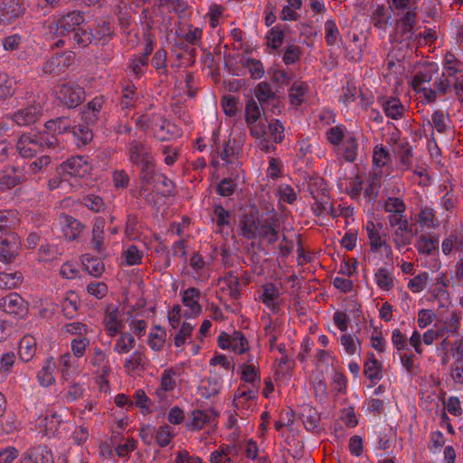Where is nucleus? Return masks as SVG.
Returning a JSON list of instances; mask_svg holds the SVG:
<instances>
[{
  "label": "nucleus",
  "mask_w": 463,
  "mask_h": 463,
  "mask_svg": "<svg viewBox=\"0 0 463 463\" xmlns=\"http://www.w3.org/2000/svg\"><path fill=\"white\" fill-rule=\"evenodd\" d=\"M258 393L259 391L256 388H246V385L241 384L234 393L235 408L243 416L249 415L257 406Z\"/></svg>",
  "instance_id": "nucleus-8"
},
{
  "label": "nucleus",
  "mask_w": 463,
  "mask_h": 463,
  "mask_svg": "<svg viewBox=\"0 0 463 463\" xmlns=\"http://www.w3.org/2000/svg\"><path fill=\"white\" fill-rule=\"evenodd\" d=\"M103 324L109 336H115L124 329L119 311L114 306H109L105 311Z\"/></svg>",
  "instance_id": "nucleus-15"
},
{
  "label": "nucleus",
  "mask_w": 463,
  "mask_h": 463,
  "mask_svg": "<svg viewBox=\"0 0 463 463\" xmlns=\"http://www.w3.org/2000/svg\"><path fill=\"white\" fill-rule=\"evenodd\" d=\"M88 363L91 366L92 373L98 377L99 383L108 384V378L111 373L108 354L99 347H94L88 358Z\"/></svg>",
  "instance_id": "nucleus-7"
},
{
  "label": "nucleus",
  "mask_w": 463,
  "mask_h": 463,
  "mask_svg": "<svg viewBox=\"0 0 463 463\" xmlns=\"http://www.w3.org/2000/svg\"><path fill=\"white\" fill-rule=\"evenodd\" d=\"M36 353V339L33 335H24L19 343V355L24 361H30Z\"/></svg>",
  "instance_id": "nucleus-39"
},
{
  "label": "nucleus",
  "mask_w": 463,
  "mask_h": 463,
  "mask_svg": "<svg viewBox=\"0 0 463 463\" xmlns=\"http://www.w3.org/2000/svg\"><path fill=\"white\" fill-rule=\"evenodd\" d=\"M128 68L131 73L137 78H140L145 74L148 68V61L140 56H133L128 60Z\"/></svg>",
  "instance_id": "nucleus-53"
},
{
  "label": "nucleus",
  "mask_w": 463,
  "mask_h": 463,
  "mask_svg": "<svg viewBox=\"0 0 463 463\" xmlns=\"http://www.w3.org/2000/svg\"><path fill=\"white\" fill-rule=\"evenodd\" d=\"M417 222L423 229H434L439 226L435 211L431 207L428 206L420 208L417 215Z\"/></svg>",
  "instance_id": "nucleus-40"
},
{
  "label": "nucleus",
  "mask_w": 463,
  "mask_h": 463,
  "mask_svg": "<svg viewBox=\"0 0 463 463\" xmlns=\"http://www.w3.org/2000/svg\"><path fill=\"white\" fill-rule=\"evenodd\" d=\"M20 219L16 210L2 211V262L10 263L19 254L21 241L11 231L19 224Z\"/></svg>",
  "instance_id": "nucleus-3"
},
{
  "label": "nucleus",
  "mask_w": 463,
  "mask_h": 463,
  "mask_svg": "<svg viewBox=\"0 0 463 463\" xmlns=\"http://www.w3.org/2000/svg\"><path fill=\"white\" fill-rule=\"evenodd\" d=\"M85 269L93 277H99L105 270L104 263L92 257L85 256L82 260Z\"/></svg>",
  "instance_id": "nucleus-56"
},
{
  "label": "nucleus",
  "mask_w": 463,
  "mask_h": 463,
  "mask_svg": "<svg viewBox=\"0 0 463 463\" xmlns=\"http://www.w3.org/2000/svg\"><path fill=\"white\" fill-rule=\"evenodd\" d=\"M41 107L32 105L19 109L14 114H6L5 118L12 119L17 126L25 127L35 123L41 117Z\"/></svg>",
  "instance_id": "nucleus-13"
},
{
  "label": "nucleus",
  "mask_w": 463,
  "mask_h": 463,
  "mask_svg": "<svg viewBox=\"0 0 463 463\" xmlns=\"http://www.w3.org/2000/svg\"><path fill=\"white\" fill-rule=\"evenodd\" d=\"M222 388V381L219 377H209L203 386L202 394L205 398H212L218 395Z\"/></svg>",
  "instance_id": "nucleus-57"
},
{
  "label": "nucleus",
  "mask_w": 463,
  "mask_h": 463,
  "mask_svg": "<svg viewBox=\"0 0 463 463\" xmlns=\"http://www.w3.org/2000/svg\"><path fill=\"white\" fill-rule=\"evenodd\" d=\"M394 152L399 158L401 168L402 170H409L412 165V151L409 143L401 141L398 144V147L394 148Z\"/></svg>",
  "instance_id": "nucleus-38"
},
{
  "label": "nucleus",
  "mask_w": 463,
  "mask_h": 463,
  "mask_svg": "<svg viewBox=\"0 0 463 463\" xmlns=\"http://www.w3.org/2000/svg\"><path fill=\"white\" fill-rule=\"evenodd\" d=\"M147 363L148 360L145 353L142 350L137 349L126 357L123 363V368L128 375H133L145 371Z\"/></svg>",
  "instance_id": "nucleus-17"
},
{
  "label": "nucleus",
  "mask_w": 463,
  "mask_h": 463,
  "mask_svg": "<svg viewBox=\"0 0 463 463\" xmlns=\"http://www.w3.org/2000/svg\"><path fill=\"white\" fill-rule=\"evenodd\" d=\"M16 150L23 157L34 156L41 151L37 136H32L31 134L22 135L17 141Z\"/></svg>",
  "instance_id": "nucleus-19"
},
{
  "label": "nucleus",
  "mask_w": 463,
  "mask_h": 463,
  "mask_svg": "<svg viewBox=\"0 0 463 463\" xmlns=\"http://www.w3.org/2000/svg\"><path fill=\"white\" fill-rule=\"evenodd\" d=\"M383 210L390 214H402L405 213L406 205L398 197H388L383 203Z\"/></svg>",
  "instance_id": "nucleus-61"
},
{
  "label": "nucleus",
  "mask_w": 463,
  "mask_h": 463,
  "mask_svg": "<svg viewBox=\"0 0 463 463\" xmlns=\"http://www.w3.org/2000/svg\"><path fill=\"white\" fill-rule=\"evenodd\" d=\"M364 373L372 383L381 378L380 364L373 354L364 363Z\"/></svg>",
  "instance_id": "nucleus-60"
},
{
  "label": "nucleus",
  "mask_w": 463,
  "mask_h": 463,
  "mask_svg": "<svg viewBox=\"0 0 463 463\" xmlns=\"http://www.w3.org/2000/svg\"><path fill=\"white\" fill-rule=\"evenodd\" d=\"M22 178V173L17 168L13 167L10 172L5 171L2 175V194L4 189H11L20 184Z\"/></svg>",
  "instance_id": "nucleus-55"
},
{
  "label": "nucleus",
  "mask_w": 463,
  "mask_h": 463,
  "mask_svg": "<svg viewBox=\"0 0 463 463\" xmlns=\"http://www.w3.org/2000/svg\"><path fill=\"white\" fill-rule=\"evenodd\" d=\"M240 148L237 145V141L233 138H229L224 141L223 144L217 148L219 157L226 164H231L236 158L239 154Z\"/></svg>",
  "instance_id": "nucleus-34"
},
{
  "label": "nucleus",
  "mask_w": 463,
  "mask_h": 463,
  "mask_svg": "<svg viewBox=\"0 0 463 463\" xmlns=\"http://www.w3.org/2000/svg\"><path fill=\"white\" fill-rule=\"evenodd\" d=\"M238 455V449L234 444H222L213 450L209 457L211 463H233L232 457Z\"/></svg>",
  "instance_id": "nucleus-24"
},
{
  "label": "nucleus",
  "mask_w": 463,
  "mask_h": 463,
  "mask_svg": "<svg viewBox=\"0 0 463 463\" xmlns=\"http://www.w3.org/2000/svg\"><path fill=\"white\" fill-rule=\"evenodd\" d=\"M165 337L166 333L162 327L158 326H154L149 333L147 345L156 352L161 351L164 347Z\"/></svg>",
  "instance_id": "nucleus-44"
},
{
  "label": "nucleus",
  "mask_w": 463,
  "mask_h": 463,
  "mask_svg": "<svg viewBox=\"0 0 463 463\" xmlns=\"http://www.w3.org/2000/svg\"><path fill=\"white\" fill-rule=\"evenodd\" d=\"M265 128L266 134L275 144H279L283 141L285 128L279 119L266 120Z\"/></svg>",
  "instance_id": "nucleus-42"
},
{
  "label": "nucleus",
  "mask_w": 463,
  "mask_h": 463,
  "mask_svg": "<svg viewBox=\"0 0 463 463\" xmlns=\"http://www.w3.org/2000/svg\"><path fill=\"white\" fill-rule=\"evenodd\" d=\"M285 33L280 25L273 27L267 34L268 45L278 50L283 43Z\"/></svg>",
  "instance_id": "nucleus-62"
},
{
  "label": "nucleus",
  "mask_w": 463,
  "mask_h": 463,
  "mask_svg": "<svg viewBox=\"0 0 463 463\" xmlns=\"http://www.w3.org/2000/svg\"><path fill=\"white\" fill-rule=\"evenodd\" d=\"M341 39V34L334 19L325 23V40L327 45L333 46Z\"/></svg>",
  "instance_id": "nucleus-51"
},
{
  "label": "nucleus",
  "mask_w": 463,
  "mask_h": 463,
  "mask_svg": "<svg viewBox=\"0 0 463 463\" xmlns=\"http://www.w3.org/2000/svg\"><path fill=\"white\" fill-rule=\"evenodd\" d=\"M374 281L381 289L389 291L394 287L393 273L386 267L379 268L374 273Z\"/></svg>",
  "instance_id": "nucleus-36"
},
{
  "label": "nucleus",
  "mask_w": 463,
  "mask_h": 463,
  "mask_svg": "<svg viewBox=\"0 0 463 463\" xmlns=\"http://www.w3.org/2000/svg\"><path fill=\"white\" fill-rule=\"evenodd\" d=\"M260 218L253 213L244 214L239 223L241 235L247 240L256 239Z\"/></svg>",
  "instance_id": "nucleus-21"
},
{
  "label": "nucleus",
  "mask_w": 463,
  "mask_h": 463,
  "mask_svg": "<svg viewBox=\"0 0 463 463\" xmlns=\"http://www.w3.org/2000/svg\"><path fill=\"white\" fill-rule=\"evenodd\" d=\"M56 99L69 109L76 108L85 99L83 88L72 83H61L56 87Z\"/></svg>",
  "instance_id": "nucleus-5"
},
{
  "label": "nucleus",
  "mask_w": 463,
  "mask_h": 463,
  "mask_svg": "<svg viewBox=\"0 0 463 463\" xmlns=\"http://www.w3.org/2000/svg\"><path fill=\"white\" fill-rule=\"evenodd\" d=\"M279 296L278 287L274 283L269 282L261 286L259 299L273 313H278L279 311Z\"/></svg>",
  "instance_id": "nucleus-16"
},
{
  "label": "nucleus",
  "mask_w": 463,
  "mask_h": 463,
  "mask_svg": "<svg viewBox=\"0 0 463 463\" xmlns=\"http://www.w3.org/2000/svg\"><path fill=\"white\" fill-rule=\"evenodd\" d=\"M57 172L61 177L84 178L90 174L91 165L82 156H71L60 165Z\"/></svg>",
  "instance_id": "nucleus-6"
},
{
  "label": "nucleus",
  "mask_w": 463,
  "mask_h": 463,
  "mask_svg": "<svg viewBox=\"0 0 463 463\" xmlns=\"http://www.w3.org/2000/svg\"><path fill=\"white\" fill-rule=\"evenodd\" d=\"M136 345L134 335L129 332H120L118 337L115 340L113 351L118 354L129 353Z\"/></svg>",
  "instance_id": "nucleus-35"
},
{
  "label": "nucleus",
  "mask_w": 463,
  "mask_h": 463,
  "mask_svg": "<svg viewBox=\"0 0 463 463\" xmlns=\"http://www.w3.org/2000/svg\"><path fill=\"white\" fill-rule=\"evenodd\" d=\"M244 118L249 131L265 127V121L267 120L261 104L260 105L252 98L249 99L245 104Z\"/></svg>",
  "instance_id": "nucleus-11"
},
{
  "label": "nucleus",
  "mask_w": 463,
  "mask_h": 463,
  "mask_svg": "<svg viewBox=\"0 0 463 463\" xmlns=\"http://www.w3.org/2000/svg\"><path fill=\"white\" fill-rule=\"evenodd\" d=\"M417 8L407 11L396 22V36L401 43H405L407 46L412 47L419 35L416 33L415 26L417 24Z\"/></svg>",
  "instance_id": "nucleus-4"
},
{
  "label": "nucleus",
  "mask_w": 463,
  "mask_h": 463,
  "mask_svg": "<svg viewBox=\"0 0 463 463\" xmlns=\"http://www.w3.org/2000/svg\"><path fill=\"white\" fill-rule=\"evenodd\" d=\"M222 284L227 288L229 296L233 299L241 297V280L233 272H230L222 279Z\"/></svg>",
  "instance_id": "nucleus-47"
},
{
  "label": "nucleus",
  "mask_w": 463,
  "mask_h": 463,
  "mask_svg": "<svg viewBox=\"0 0 463 463\" xmlns=\"http://www.w3.org/2000/svg\"><path fill=\"white\" fill-rule=\"evenodd\" d=\"M241 65L249 71L250 77L254 80H260L264 76V66L259 60L246 58L242 61Z\"/></svg>",
  "instance_id": "nucleus-50"
},
{
  "label": "nucleus",
  "mask_w": 463,
  "mask_h": 463,
  "mask_svg": "<svg viewBox=\"0 0 463 463\" xmlns=\"http://www.w3.org/2000/svg\"><path fill=\"white\" fill-rule=\"evenodd\" d=\"M2 310L6 314L18 317H23L26 311L23 298L16 293L2 298Z\"/></svg>",
  "instance_id": "nucleus-25"
},
{
  "label": "nucleus",
  "mask_w": 463,
  "mask_h": 463,
  "mask_svg": "<svg viewBox=\"0 0 463 463\" xmlns=\"http://www.w3.org/2000/svg\"><path fill=\"white\" fill-rule=\"evenodd\" d=\"M25 10L22 0H5L2 3V23H11L19 17Z\"/></svg>",
  "instance_id": "nucleus-26"
},
{
  "label": "nucleus",
  "mask_w": 463,
  "mask_h": 463,
  "mask_svg": "<svg viewBox=\"0 0 463 463\" xmlns=\"http://www.w3.org/2000/svg\"><path fill=\"white\" fill-rule=\"evenodd\" d=\"M307 191L313 198L328 195L326 184L321 177H311L307 182Z\"/></svg>",
  "instance_id": "nucleus-49"
},
{
  "label": "nucleus",
  "mask_w": 463,
  "mask_h": 463,
  "mask_svg": "<svg viewBox=\"0 0 463 463\" xmlns=\"http://www.w3.org/2000/svg\"><path fill=\"white\" fill-rule=\"evenodd\" d=\"M255 96L261 105L270 103L277 97L270 84L266 81H262L257 85L255 89Z\"/></svg>",
  "instance_id": "nucleus-46"
},
{
  "label": "nucleus",
  "mask_w": 463,
  "mask_h": 463,
  "mask_svg": "<svg viewBox=\"0 0 463 463\" xmlns=\"http://www.w3.org/2000/svg\"><path fill=\"white\" fill-rule=\"evenodd\" d=\"M307 98L308 85L304 81H295L288 90L290 104L298 108L306 102Z\"/></svg>",
  "instance_id": "nucleus-29"
},
{
  "label": "nucleus",
  "mask_w": 463,
  "mask_h": 463,
  "mask_svg": "<svg viewBox=\"0 0 463 463\" xmlns=\"http://www.w3.org/2000/svg\"><path fill=\"white\" fill-rule=\"evenodd\" d=\"M342 156L346 162H354L357 157L358 142L353 136L345 138L342 145Z\"/></svg>",
  "instance_id": "nucleus-45"
},
{
  "label": "nucleus",
  "mask_w": 463,
  "mask_h": 463,
  "mask_svg": "<svg viewBox=\"0 0 463 463\" xmlns=\"http://www.w3.org/2000/svg\"><path fill=\"white\" fill-rule=\"evenodd\" d=\"M183 305L187 308L184 317H195L202 312V306L199 303L201 292L196 288H189L181 293Z\"/></svg>",
  "instance_id": "nucleus-14"
},
{
  "label": "nucleus",
  "mask_w": 463,
  "mask_h": 463,
  "mask_svg": "<svg viewBox=\"0 0 463 463\" xmlns=\"http://www.w3.org/2000/svg\"><path fill=\"white\" fill-rule=\"evenodd\" d=\"M125 259V263L128 266L138 265L142 262L143 253L137 249L136 245L128 246L122 253Z\"/></svg>",
  "instance_id": "nucleus-63"
},
{
  "label": "nucleus",
  "mask_w": 463,
  "mask_h": 463,
  "mask_svg": "<svg viewBox=\"0 0 463 463\" xmlns=\"http://www.w3.org/2000/svg\"><path fill=\"white\" fill-rule=\"evenodd\" d=\"M71 128V120L69 118L61 117L51 119L45 123V128L51 133L61 135L69 131Z\"/></svg>",
  "instance_id": "nucleus-48"
},
{
  "label": "nucleus",
  "mask_w": 463,
  "mask_h": 463,
  "mask_svg": "<svg viewBox=\"0 0 463 463\" xmlns=\"http://www.w3.org/2000/svg\"><path fill=\"white\" fill-rule=\"evenodd\" d=\"M370 12L372 24L378 29L384 28L390 18L385 5H373Z\"/></svg>",
  "instance_id": "nucleus-37"
},
{
  "label": "nucleus",
  "mask_w": 463,
  "mask_h": 463,
  "mask_svg": "<svg viewBox=\"0 0 463 463\" xmlns=\"http://www.w3.org/2000/svg\"><path fill=\"white\" fill-rule=\"evenodd\" d=\"M428 125L439 134H448L450 129V118L448 113L441 109H436L431 114V118L428 120Z\"/></svg>",
  "instance_id": "nucleus-30"
},
{
  "label": "nucleus",
  "mask_w": 463,
  "mask_h": 463,
  "mask_svg": "<svg viewBox=\"0 0 463 463\" xmlns=\"http://www.w3.org/2000/svg\"><path fill=\"white\" fill-rule=\"evenodd\" d=\"M391 162V155L389 151L383 146L377 145L373 148V164L374 166L382 168Z\"/></svg>",
  "instance_id": "nucleus-54"
},
{
  "label": "nucleus",
  "mask_w": 463,
  "mask_h": 463,
  "mask_svg": "<svg viewBox=\"0 0 463 463\" xmlns=\"http://www.w3.org/2000/svg\"><path fill=\"white\" fill-rule=\"evenodd\" d=\"M442 77H454L463 72V63L452 52H447L443 60Z\"/></svg>",
  "instance_id": "nucleus-33"
},
{
  "label": "nucleus",
  "mask_w": 463,
  "mask_h": 463,
  "mask_svg": "<svg viewBox=\"0 0 463 463\" xmlns=\"http://www.w3.org/2000/svg\"><path fill=\"white\" fill-rule=\"evenodd\" d=\"M249 133L250 136L254 138V146L256 148L266 154L275 152L276 146H274V142L266 134L265 127L254 128L253 130L249 131Z\"/></svg>",
  "instance_id": "nucleus-22"
},
{
  "label": "nucleus",
  "mask_w": 463,
  "mask_h": 463,
  "mask_svg": "<svg viewBox=\"0 0 463 463\" xmlns=\"http://www.w3.org/2000/svg\"><path fill=\"white\" fill-rule=\"evenodd\" d=\"M126 155L129 163L140 169V195L149 194L147 185L155 177V158L151 146L141 138L134 137L126 144Z\"/></svg>",
  "instance_id": "nucleus-1"
},
{
  "label": "nucleus",
  "mask_w": 463,
  "mask_h": 463,
  "mask_svg": "<svg viewBox=\"0 0 463 463\" xmlns=\"http://www.w3.org/2000/svg\"><path fill=\"white\" fill-rule=\"evenodd\" d=\"M90 340L89 337L80 336L74 337L71 342V355L75 358H81L85 355L87 347L90 345Z\"/></svg>",
  "instance_id": "nucleus-58"
},
{
  "label": "nucleus",
  "mask_w": 463,
  "mask_h": 463,
  "mask_svg": "<svg viewBox=\"0 0 463 463\" xmlns=\"http://www.w3.org/2000/svg\"><path fill=\"white\" fill-rule=\"evenodd\" d=\"M441 250L444 255H449L452 251L463 253V233L455 232L447 236L442 241Z\"/></svg>",
  "instance_id": "nucleus-32"
},
{
  "label": "nucleus",
  "mask_w": 463,
  "mask_h": 463,
  "mask_svg": "<svg viewBox=\"0 0 463 463\" xmlns=\"http://www.w3.org/2000/svg\"><path fill=\"white\" fill-rule=\"evenodd\" d=\"M461 324V317L456 312H450L447 317L437 322L435 325L444 336L446 334L449 335H458V329Z\"/></svg>",
  "instance_id": "nucleus-23"
},
{
  "label": "nucleus",
  "mask_w": 463,
  "mask_h": 463,
  "mask_svg": "<svg viewBox=\"0 0 463 463\" xmlns=\"http://www.w3.org/2000/svg\"><path fill=\"white\" fill-rule=\"evenodd\" d=\"M32 458L33 463H54L52 453L46 446L35 448Z\"/></svg>",
  "instance_id": "nucleus-64"
},
{
  "label": "nucleus",
  "mask_w": 463,
  "mask_h": 463,
  "mask_svg": "<svg viewBox=\"0 0 463 463\" xmlns=\"http://www.w3.org/2000/svg\"><path fill=\"white\" fill-rule=\"evenodd\" d=\"M79 306L80 298L78 295L73 291L67 292L66 296L64 297L61 302L63 315L67 318L74 317L75 315L77 314Z\"/></svg>",
  "instance_id": "nucleus-41"
},
{
  "label": "nucleus",
  "mask_w": 463,
  "mask_h": 463,
  "mask_svg": "<svg viewBox=\"0 0 463 463\" xmlns=\"http://www.w3.org/2000/svg\"><path fill=\"white\" fill-rule=\"evenodd\" d=\"M56 364L53 357H48L37 373V380L41 386L49 387L55 383L54 372Z\"/></svg>",
  "instance_id": "nucleus-28"
},
{
  "label": "nucleus",
  "mask_w": 463,
  "mask_h": 463,
  "mask_svg": "<svg viewBox=\"0 0 463 463\" xmlns=\"http://www.w3.org/2000/svg\"><path fill=\"white\" fill-rule=\"evenodd\" d=\"M89 33H90L92 36V38L90 39L91 43L92 41H106L111 36L112 30L109 21L99 20L96 22L95 28H89Z\"/></svg>",
  "instance_id": "nucleus-43"
},
{
  "label": "nucleus",
  "mask_w": 463,
  "mask_h": 463,
  "mask_svg": "<svg viewBox=\"0 0 463 463\" xmlns=\"http://www.w3.org/2000/svg\"><path fill=\"white\" fill-rule=\"evenodd\" d=\"M104 96H96L87 103L82 110V119L88 126H94L105 119L106 112Z\"/></svg>",
  "instance_id": "nucleus-10"
},
{
  "label": "nucleus",
  "mask_w": 463,
  "mask_h": 463,
  "mask_svg": "<svg viewBox=\"0 0 463 463\" xmlns=\"http://www.w3.org/2000/svg\"><path fill=\"white\" fill-rule=\"evenodd\" d=\"M279 223L274 216L260 219L257 238L266 241L269 244H274L279 239Z\"/></svg>",
  "instance_id": "nucleus-12"
},
{
  "label": "nucleus",
  "mask_w": 463,
  "mask_h": 463,
  "mask_svg": "<svg viewBox=\"0 0 463 463\" xmlns=\"http://www.w3.org/2000/svg\"><path fill=\"white\" fill-rule=\"evenodd\" d=\"M241 380L246 388H256L259 391L260 375L259 367L254 364L243 363L241 366Z\"/></svg>",
  "instance_id": "nucleus-20"
},
{
  "label": "nucleus",
  "mask_w": 463,
  "mask_h": 463,
  "mask_svg": "<svg viewBox=\"0 0 463 463\" xmlns=\"http://www.w3.org/2000/svg\"><path fill=\"white\" fill-rule=\"evenodd\" d=\"M451 355L454 359L450 365L449 376L457 388H463V336L451 344Z\"/></svg>",
  "instance_id": "nucleus-9"
},
{
  "label": "nucleus",
  "mask_w": 463,
  "mask_h": 463,
  "mask_svg": "<svg viewBox=\"0 0 463 463\" xmlns=\"http://www.w3.org/2000/svg\"><path fill=\"white\" fill-rule=\"evenodd\" d=\"M61 224L63 236L69 241L76 240L83 228L80 221L69 215L61 217Z\"/></svg>",
  "instance_id": "nucleus-27"
},
{
  "label": "nucleus",
  "mask_w": 463,
  "mask_h": 463,
  "mask_svg": "<svg viewBox=\"0 0 463 463\" xmlns=\"http://www.w3.org/2000/svg\"><path fill=\"white\" fill-rule=\"evenodd\" d=\"M439 241L437 235L421 234L415 244V248L420 254L431 255L439 249Z\"/></svg>",
  "instance_id": "nucleus-31"
},
{
  "label": "nucleus",
  "mask_w": 463,
  "mask_h": 463,
  "mask_svg": "<svg viewBox=\"0 0 463 463\" xmlns=\"http://www.w3.org/2000/svg\"><path fill=\"white\" fill-rule=\"evenodd\" d=\"M177 369L168 368L164 370L161 375V390L171 392L176 387Z\"/></svg>",
  "instance_id": "nucleus-59"
},
{
  "label": "nucleus",
  "mask_w": 463,
  "mask_h": 463,
  "mask_svg": "<svg viewBox=\"0 0 463 463\" xmlns=\"http://www.w3.org/2000/svg\"><path fill=\"white\" fill-rule=\"evenodd\" d=\"M379 102L386 117L394 120L404 117L406 108L398 98L383 97L379 99Z\"/></svg>",
  "instance_id": "nucleus-18"
},
{
  "label": "nucleus",
  "mask_w": 463,
  "mask_h": 463,
  "mask_svg": "<svg viewBox=\"0 0 463 463\" xmlns=\"http://www.w3.org/2000/svg\"><path fill=\"white\" fill-rule=\"evenodd\" d=\"M90 126L88 125H78L72 127V133L77 140V145L86 146L89 144L93 138V133L90 128Z\"/></svg>",
  "instance_id": "nucleus-52"
},
{
  "label": "nucleus",
  "mask_w": 463,
  "mask_h": 463,
  "mask_svg": "<svg viewBox=\"0 0 463 463\" xmlns=\"http://www.w3.org/2000/svg\"><path fill=\"white\" fill-rule=\"evenodd\" d=\"M45 33L49 37H62L71 35L79 46H88L90 43L91 33L85 24L82 13L73 11L50 22Z\"/></svg>",
  "instance_id": "nucleus-2"
}]
</instances>
